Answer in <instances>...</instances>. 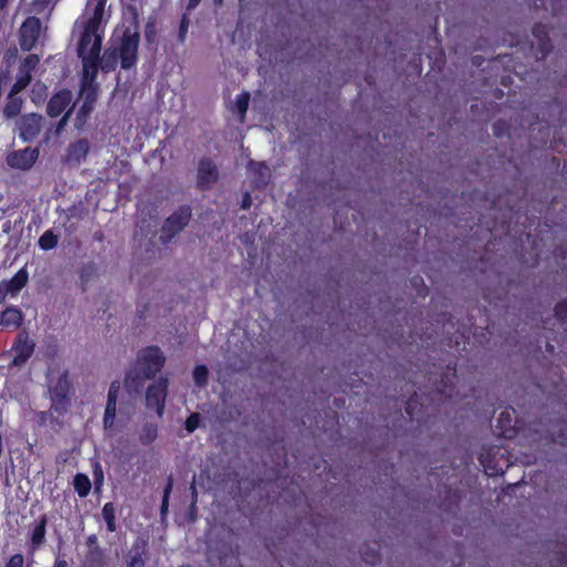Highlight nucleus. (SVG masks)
Wrapping results in <instances>:
<instances>
[{
	"label": "nucleus",
	"instance_id": "obj_1",
	"mask_svg": "<svg viewBox=\"0 0 567 567\" xmlns=\"http://www.w3.org/2000/svg\"><path fill=\"white\" fill-rule=\"evenodd\" d=\"M105 14H91L84 10V13L75 21L73 25V37L78 39L76 52L82 60L83 78L82 92L86 86H91L97 75L102 45V22Z\"/></svg>",
	"mask_w": 567,
	"mask_h": 567
},
{
	"label": "nucleus",
	"instance_id": "obj_2",
	"mask_svg": "<svg viewBox=\"0 0 567 567\" xmlns=\"http://www.w3.org/2000/svg\"><path fill=\"white\" fill-rule=\"evenodd\" d=\"M49 389L53 409L60 413L65 412L71 401L68 372H62L56 379H51Z\"/></svg>",
	"mask_w": 567,
	"mask_h": 567
},
{
	"label": "nucleus",
	"instance_id": "obj_3",
	"mask_svg": "<svg viewBox=\"0 0 567 567\" xmlns=\"http://www.w3.org/2000/svg\"><path fill=\"white\" fill-rule=\"evenodd\" d=\"M165 363V357L157 347H148L138 353L136 368L146 378H154L156 373L163 368Z\"/></svg>",
	"mask_w": 567,
	"mask_h": 567
},
{
	"label": "nucleus",
	"instance_id": "obj_4",
	"mask_svg": "<svg viewBox=\"0 0 567 567\" xmlns=\"http://www.w3.org/2000/svg\"><path fill=\"white\" fill-rule=\"evenodd\" d=\"M192 212L188 206L179 207L165 220L159 239L163 244H167L171 239L181 233L189 223Z\"/></svg>",
	"mask_w": 567,
	"mask_h": 567
},
{
	"label": "nucleus",
	"instance_id": "obj_5",
	"mask_svg": "<svg viewBox=\"0 0 567 567\" xmlns=\"http://www.w3.org/2000/svg\"><path fill=\"white\" fill-rule=\"evenodd\" d=\"M168 379L159 378L152 383L146 390V406L154 409L161 417L164 413L165 401L167 396Z\"/></svg>",
	"mask_w": 567,
	"mask_h": 567
},
{
	"label": "nucleus",
	"instance_id": "obj_6",
	"mask_svg": "<svg viewBox=\"0 0 567 567\" xmlns=\"http://www.w3.org/2000/svg\"><path fill=\"white\" fill-rule=\"evenodd\" d=\"M138 42L140 34L136 29L134 31L126 30L124 32L120 47L121 66L123 69H128L135 64Z\"/></svg>",
	"mask_w": 567,
	"mask_h": 567
},
{
	"label": "nucleus",
	"instance_id": "obj_7",
	"mask_svg": "<svg viewBox=\"0 0 567 567\" xmlns=\"http://www.w3.org/2000/svg\"><path fill=\"white\" fill-rule=\"evenodd\" d=\"M39 157V150L25 147L12 151L7 155L6 162L9 167L20 171H29Z\"/></svg>",
	"mask_w": 567,
	"mask_h": 567
},
{
	"label": "nucleus",
	"instance_id": "obj_8",
	"mask_svg": "<svg viewBox=\"0 0 567 567\" xmlns=\"http://www.w3.org/2000/svg\"><path fill=\"white\" fill-rule=\"evenodd\" d=\"M41 21L37 17H29L20 28V47L23 51L34 48L41 34Z\"/></svg>",
	"mask_w": 567,
	"mask_h": 567
},
{
	"label": "nucleus",
	"instance_id": "obj_9",
	"mask_svg": "<svg viewBox=\"0 0 567 567\" xmlns=\"http://www.w3.org/2000/svg\"><path fill=\"white\" fill-rule=\"evenodd\" d=\"M28 271L20 269L10 280L0 282V306L6 301L8 296L16 297L21 289L28 284Z\"/></svg>",
	"mask_w": 567,
	"mask_h": 567
},
{
	"label": "nucleus",
	"instance_id": "obj_10",
	"mask_svg": "<svg viewBox=\"0 0 567 567\" xmlns=\"http://www.w3.org/2000/svg\"><path fill=\"white\" fill-rule=\"evenodd\" d=\"M91 145L87 140H76L68 146L63 162L69 166H79L87 157Z\"/></svg>",
	"mask_w": 567,
	"mask_h": 567
},
{
	"label": "nucleus",
	"instance_id": "obj_11",
	"mask_svg": "<svg viewBox=\"0 0 567 567\" xmlns=\"http://www.w3.org/2000/svg\"><path fill=\"white\" fill-rule=\"evenodd\" d=\"M34 351V343L27 334L20 333L12 347L13 359L11 362L12 367H22Z\"/></svg>",
	"mask_w": 567,
	"mask_h": 567
},
{
	"label": "nucleus",
	"instance_id": "obj_12",
	"mask_svg": "<svg viewBox=\"0 0 567 567\" xmlns=\"http://www.w3.org/2000/svg\"><path fill=\"white\" fill-rule=\"evenodd\" d=\"M42 116L30 113L22 116L19 121L20 136L24 142L34 140L42 128Z\"/></svg>",
	"mask_w": 567,
	"mask_h": 567
},
{
	"label": "nucleus",
	"instance_id": "obj_13",
	"mask_svg": "<svg viewBox=\"0 0 567 567\" xmlns=\"http://www.w3.org/2000/svg\"><path fill=\"white\" fill-rule=\"evenodd\" d=\"M218 178V169L216 165L208 158H203L198 163L197 185L200 188L210 187Z\"/></svg>",
	"mask_w": 567,
	"mask_h": 567
},
{
	"label": "nucleus",
	"instance_id": "obj_14",
	"mask_svg": "<svg viewBox=\"0 0 567 567\" xmlns=\"http://www.w3.org/2000/svg\"><path fill=\"white\" fill-rule=\"evenodd\" d=\"M121 385L120 382L114 381L111 383L109 393H107V402L104 413V427L111 429L114 425L115 415H116V400L120 392Z\"/></svg>",
	"mask_w": 567,
	"mask_h": 567
},
{
	"label": "nucleus",
	"instance_id": "obj_15",
	"mask_svg": "<svg viewBox=\"0 0 567 567\" xmlns=\"http://www.w3.org/2000/svg\"><path fill=\"white\" fill-rule=\"evenodd\" d=\"M72 93L68 90H62L54 94L47 106V112L51 117L59 116L71 103Z\"/></svg>",
	"mask_w": 567,
	"mask_h": 567
},
{
	"label": "nucleus",
	"instance_id": "obj_16",
	"mask_svg": "<svg viewBox=\"0 0 567 567\" xmlns=\"http://www.w3.org/2000/svg\"><path fill=\"white\" fill-rule=\"evenodd\" d=\"M147 554V544L144 540H137L126 556V567H145V556Z\"/></svg>",
	"mask_w": 567,
	"mask_h": 567
},
{
	"label": "nucleus",
	"instance_id": "obj_17",
	"mask_svg": "<svg viewBox=\"0 0 567 567\" xmlns=\"http://www.w3.org/2000/svg\"><path fill=\"white\" fill-rule=\"evenodd\" d=\"M150 380L141 373L136 368H132L124 380V386L130 394H140L144 389L145 382Z\"/></svg>",
	"mask_w": 567,
	"mask_h": 567
},
{
	"label": "nucleus",
	"instance_id": "obj_18",
	"mask_svg": "<svg viewBox=\"0 0 567 567\" xmlns=\"http://www.w3.org/2000/svg\"><path fill=\"white\" fill-rule=\"evenodd\" d=\"M22 321V312L14 308L9 307L7 308L0 318V324L4 327H14L18 328L21 324Z\"/></svg>",
	"mask_w": 567,
	"mask_h": 567
},
{
	"label": "nucleus",
	"instance_id": "obj_19",
	"mask_svg": "<svg viewBox=\"0 0 567 567\" xmlns=\"http://www.w3.org/2000/svg\"><path fill=\"white\" fill-rule=\"evenodd\" d=\"M22 107V99L18 96L17 93L10 92L7 97V103L3 109V115L7 118L16 117Z\"/></svg>",
	"mask_w": 567,
	"mask_h": 567
},
{
	"label": "nucleus",
	"instance_id": "obj_20",
	"mask_svg": "<svg viewBox=\"0 0 567 567\" xmlns=\"http://www.w3.org/2000/svg\"><path fill=\"white\" fill-rule=\"evenodd\" d=\"M157 437V425L154 423H145L138 431V440L143 445L152 444Z\"/></svg>",
	"mask_w": 567,
	"mask_h": 567
},
{
	"label": "nucleus",
	"instance_id": "obj_21",
	"mask_svg": "<svg viewBox=\"0 0 567 567\" xmlns=\"http://www.w3.org/2000/svg\"><path fill=\"white\" fill-rule=\"evenodd\" d=\"M250 169L257 175L255 183L258 187L265 186L270 178V169L264 163H251Z\"/></svg>",
	"mask_w": 567,
	"mask_h": 567
},
{
	"label": "nucleus",
	"instance_id": "obj_22",
	"mask_svg": "<svg viewBox=\"0 0 567 567\" xmlns=\"http://www.w3.org/2000/svg\"><path fill=\"white\" fill-rule=\"evenodd\" d=\"M45 525H47V519H45V517H42L32 530L31 545H32L33 550L39 548L44 542Z\"/></svg>",
	"mask_w": 567,
	"mask_h": 567
},
{
	"label": "nucleus",
	"instance_id": "obj_23",
	"mask_svg": "<svg viewBox=\"0 0 567 567\" xmlns=\"http://www.w3.org/2000/svg\"><path fill=\"white\" fill-rule=\"evenodd\" d=\"M74 489L80 497H85L91 491V481L85 474H76L73 480Z\"/></svg>",
	"mask_w": 567,
	"mask_h": 567
},
{
	"label": "nucleus",
	"instance_id": "obj_24",
	"mask_svg": "<svg viewBox=\"0 0 567 567\" xmlns=\"http://www.w3.org/2000/svg\"><path fill=\"white\" fill-rule=\"evenodd\" d=\"M102 516L106 522L109 532H115V507L112 503H106L102 508Z\"/></svg>",
	"mask_w": 567,
	"mask_h": 567
},
{
	"label": "nucleus",
	"instance_id": "obj_25",
	"mask_svg": "<svg viewBox=\"0 0 567 567\" xmlns=\"http://www.w3.org/2000/svg\"><path fill=\"white\" fill-rule=\"evenodd\" d=\"M31 79H32L31 74L19 70V72L17 74V80H16L14 84L12 85L10 92L19 94L21 91H23L29 85V83L31 82Z\"/></svg>",
	"mask_w": 567,
	"mask_h": 567
},
{
	"label": "nucleus",
	"instance_id": "obj_26",
	"mask_svg": "<svg viewBox=\"0 0 567 567\" xmlns=\"http://www.w3.org/2000/svg\"><path fill=\"white\" fill-rule=\"evenodd\" d=\"M58 245V236L53 234L52 230H47L39 238V246L43 250H49L54 248Z\"/></svg>",
	"mask_w": 567,
	"mask_h": 567
},
{
	"label": "nucleus",
	"instance_id": "obj_27",
	"mask_svg": "<svg viewBox=\"0 0 567 567\" xmlns=\"http://www.w3.org/2000/svg\"><path fill=\"white\" fill-rule=\"evenodd\" d=\"M207 377H208V370L205 365L200 364V365L195 367L194 372H193V378H194L195 383L198 386H203L206 384Z\"/></svg>",
	"mask_w": 567,
	"mask_h": 567
},
{
	"label": "nucleus",
	"instance_id": "obj_28",
	"mask_svg": "<svg viewBox=\"0 0 567 567\" xmlns=\"http://www.w3.org/2000/svg\"><path fill=\"white\" fill-rule=\"evenodd\" d=\"M105 3L106 0H87L85 10L89 14L91 11H94L95 14H105Z\"/></svg>",
	"mask_w": 567,
	"mask_h": 567
},
{
	"label": "nucleus",
	"instance_id": "obj_29",
	"mask_svg": "<svg viewBox=\"0 0 567 567\" xmlns=\"http://www.w3.org/2000/svg\"><path fill=\"white\" fill-rule=\"evenodd\" d=\"M249 99H250V96H249V93H247V92L239 94L236 99L237 112L241 117H244L247 112Z\"/></svg>",
	"mask_w": 567,
	"mask_h": 567
},
{
	"label": "nucleus",
	"instance_id": "obj_30",
	"mask_svg": "<svg viewBox=\"0 0 567 567\" xmlns=\"http://www.w3.org/2000/svg\"><path fill=\"white\" fill-rule=\"evenodd\" d=\"M39 61L40 59L38 55L30 54L23 60L19 70L31 74L32 70H34V68L38 65Z\"/></svg>",
	"mask_w": 567,
	"mask_h": 567
},
{
	"label": "nucleus",
	"instance_id": "obj_31",
	"mask_svg": "<svg viewBox=\"0 0 567 567\" xmlns=\"http://www.w3.org/2000/svg\"><path fill=\"white\" fill-rule=\"evenodd\" d=\"M92 107L93 106H92L91 102L85 101L83 103V105L81 106V109L79 110L78 115H76V123H75L76 127H81L84 124V120L87 116V114L91 112Z\"/></svg>",
	"mask_w": 567,
	"mask_h": 567
},
{
	"label": "nucleus",
	"instance_id": "obj_32",
	"mask_svg": "<svg viewBox=\"0 0 567 567\" xmlns=\"http://www.w3.org/2000/svg\"><path fill=\"white\" fill-rule=\"evenodd\" d=\"M199 425V415L197 413H193L188 416V419L185 422V427L187 432L192 433L194 432Z\"/></svg>",
	"mask_w": 567,
	"mask_h": 567
},
{
	"label": "nucleus",
	"instance_id": "obj_33",
	"mask_svg": "<svg viewBox=\"0 0 567 567\" xmlns=\"http://www.w3.org/2000/svg\"><path fill=\"white\" fill-rule=\"evenodd\" d=\"M173 487V483H172V480H169L165 491H164V497H163V503H162V507H161V512L162 514H165L167 512V507H168V497H169V493H171V489Z\"/></svg>",
	"mask_w": 567,
	"mask_h": 567
},
{
	"label": "nucleus",
	"instance_id": "obj_34",
	"mask_svg": "<svg viewBox=\"0 0 567 567\" xmlns=\"http://www.w3.org/2000/svg\"><path fill=\"white\" fill-rule=\"evenodd\" d=\"M24 558L21 554L13 555L4 567H23Z\"/></svg>",
	"mask_w": 567,
	"mask_h": 567
},
{
	"label": "nucleus",
	"instance_id": "obj_35",
	"mask_svg": "<svg viewBox=\"0 0 567 567\" xmlns=\"http://www.w3.org/2000/svg\"><path fill=\"white\" fill-rule=\"evenodd\" d=\"M69 116H70V111L66 112L64 114V116L60 120V122L58 123V126H56V134H60L61 131L64 128V126L66 125L68 121H69Z\"/></svg>",
	"mask_w": 567,
	"mask_h": 567
},
{
	"label": "nucleus",
	"instance_id": "obj_36",
	"mask_svg": "<svg viewBox=\"0 0 567 567\" xmlns=\"http://www.w3.org/2000/svg\"><path fill=\"white\" fill-rule=\"evenodd\" d=\"M12 228V225H11V221H6L3 225H2V230L3 233L8 234Z\"/></svg>",
	"mask_w": 567,
	"mask_h": 567
},
{
	"label": "nucleus",
	"instance_id": "obj_37",
	"mask_svg": "<svg viewBox=\"0 0 567 567\" xmlns=\"http://www.w3.org/2000/svg\"><path fill=\"white\" fill-rule=\"evenodd\" d=\"M112 68V64H109L107 62V59H106V54L104 55V59H103V65H102V69L103 70H110Z\"/></svg>",
	"mask_w": 567,
	"mask_h": 567
},
{
	"label": "nucleus",
	"instance_id": "obj_38",
	"mask_svg": "<svg viewBox=\"0 0 567 567\" xmlns=\"http://www.w3.org/2000/svg\"><path fill=\"white\" fill-rule=\"evenodd\" d=\"M96 542H97V537H96L95 535H91V536H89V538H87V544H89V545H93V544H95Z\"/></svg>",
	"mask_w": 567,
	"mask_h": 567
},
{
	"label": "nucleus",
	"instance_id": "obj_39",
	"mask_svg": "<svg viewBox=\"0 0 567 567\" xmlns=\"http://www.w3.org/2000/svg\"><path fill=\"white\" fill-rule=\"evenodd\" d=\"M249 204H250V198L248 195H246V197L244 198L243 200V207L244 208H248L249 207Z\"/></svg>",
	"mask_w": 567,
	"mask_h": 567
},
{
	"label": "nucleus",
	"instance_id": "obj_40",
	"mask_svg": "<svg viewBox=\"0 0 567 567\" xmlns=\"http://www.w3.org/2000/svg\"><path fill=\"white\" fill-rule=\"evenodd\" d=\"M54 567H68V564L65 560H56Z\"/></svg>",
	"mask_w": 567,
	"mask_h": 567
},
{
	"label": "nucleus",
	"instance_id": "obj_41",
	"mask_svg": "<svg viewBox=\"0 0 567 567\" xmlns=\"http://www.w3.org/2000/svg\"><path fill=\"white\" fill-rule=\"evenodd\" d=\"M9 0H0V10H2L7 3H8Z\"/></svg>",
	"mask_w": 567,
	"mask_h": 567
},
{
	"label": "nucleus",
	"instance_id": "obj_42",
	"mask_svg": "<svg viewBox=\"0 0 567 567\" xmlns=\"http://www.w3.org/2000/svg\"><path fill=\"white\" fill-rule=\"evenodd\" d=\"M505 415L508 416V413H501L499 420H503Z\"/></svg>",
	"mask_w": 567,
	"mask_h": 567
},
{
	"label": "nucleus",
	"instance_id": "obj_43",
	"mask_svg": "<svg viewBox=\"0 0 567 567\" xmlns=\"http://www.w3.org/2000/svg\"><path fill=\"white\" fill-rule=\"evenodd\" d=\"M559 308L560 309H565L567 311V306L566 305H560Z\"/></svg>",
	"mask_w": 567,
	"mask_h": 567
}]
</instances>
